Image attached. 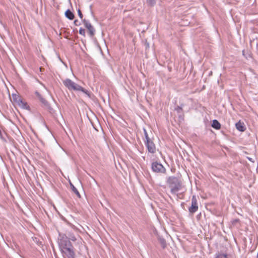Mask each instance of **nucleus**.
I'll return each instance as SVG.
<instances>
[{
  "mask_svg": "<svg viewBox=\"0 0 258 258\" xmlns=\"http://www.w3.org/2000/svg\"><path fill=\"white\" fill-rule=\"evenodd\" d=\"M64 85L70 91H80L85 93L89 98L91 97L90 92L86 89L83 88L79 85L76 84L70 79H66L62 81Z\"/></svg>",
  "mask_w": 258,
  "mask_h": 258,
  "instance_id": "f257e3e1",
  "label": "nucleus"
},
{
  "mask_svg": "<svg viewBox=\"0 0 258 258\" xmlns=\"http://www.w3.org/2000/svg\"><path fill=\"white\" fill-rule=\"evenodd\" d=\"M167 183L172 194H176L181 188V182L175 176H169L167 178Z\"/></svg>",
  "mask_w": 258,
  "mask_h": 258,
  "instance_id": "f03ea898",
  "label": "nucleus"
},
{
  "mask_svg": "<svg viewBox=\"0 0 258 258\" xmlns=\"http://www.w3.org/2000/svg\"><path fill=\"white\" fill-rule=\"evenodd\" d=\"M12 98L13 101L17 103L22 108L28 109L29 106L27 105V103L23 101L18 95L16 94H13Z\"/></svg>",
  "mask_w": 258,
  "mask_h": 258,
  "instance_id": "7ed1b4c3",
  "label": "nucleus"
},
{
  "mask_svg": "<svg viewBox=\"0 0 258 258\" xmlns=\"http://www.w3.org/2000/svg\"><path fill=\"white\" fill-rule=\"evenodd\" d=\"M58 243L61 250L69 247H70V246H72L71 242L67 235L62 236V238L59 240Z\"/></svg>",
  "mask_w": 258,
  "mask_h": 258,
  "instance_id": "20e7f679",
  "label": "nucleus"
},
{
  "mask_svg": "<svg viewBox=\"0 0 258 258\" xmlns=\"http://www.w3.org/2000/svg\"><path fill=\"white\" fill-rule=\"evenodd\" d=\"M198 200L196 196L194 195L191 199V206L188 208L189 212L191 214H194L198 210Z\"/></svg>",
  "mask_w": 258,
  "mask_h": 258,
  "instance_id": "39448f33",
  "label": "nucleus"
},
{
  "mask_svg": "<svg viewBox=\"0 0 258 258\" xmlns=\"http://www.w3.org/2000/svg\"><path fill=\"white\" fill-rule=\"evenodd\" d=\"M152 169L155 172L164 173L166 171L164 166L161 163L157 162L152 163Z\"/></svg>",
  "mask_w": 258,
  "mask_h": 258,
  "instance_id": "423d86ee",
  "label": "nucleus"
},
{
  "mask_svg": "<svg viewBox=\"0 0 258 258\" xmlns=\"http://www.w3.org/2000/svg\"><path fill=\"white\" fill-rule=\"evenodd\" d=\"M61 250L62 253H63L68 258H75V252L73 250V246H70V247H67L64 248Z\"/></svg>",
  "mask_w": 258,
  "mask_h": 258,
  "instance_id": "0eeeda50",
  "label": "nucleus"
},
{
  "mask_svg": "<svg viewBox=\"0 0 258 258\" xmlns=\"http://www.w3.org/2000/svg\"><path fill=\"white\" fill-rule=\"evenodd\" d=\"M145 144L149 152L152 154L156 152V147L153 141L150 140L148 141H145Z\"/></svg>",
  "mask_w": 258,
  "mask_h": 258,
  "instance_id": "6e6552de",
  "label": "nucleus"
},
{
  "mask_svg": "<svg viewBox=\"0 0 258 258\" xmlns=\"http://www.w3.org/2000/svg\"><path fill=\"white\" fill-rule=\"evenodd\" d=\"M83 23L85 27L88 29L89 34L91 36H94L95 34V30L92 25L86 19L82 20Z\"/></svg>",
  "mask_w": 258,
  "mask_h": 258,
  "instance_id": "1a4fd4ad",
  "label": "nucleus"
},
{
  "mask_svg": "<svg viewBox=\"0 0 258 258\" xmlns=\"http://www.w3.org/2000/svg\"><path fill=\"white\" fill-rule=\"evenodd\" d=\"M235 126L236 129L240 132H244L246 130L244 123L240 120L235 124Z\"/></svg>",
  "mask_w": 258,
  "mask_h": 258,
  "instance_id": "9d476101",
  "label": "nucleus"
},
{
  "mask_svg": "<svg viewBox=\"0 0 258 258\" xmlns=\"http://www.w3.org/2000/svg\"><path fill=\"white\" fill-rule=\"evenodd\" d=\"M65 16L67 18L71 20H73L74 18V14L70 10H67L66 11Z\"/></svg>",
  "mask_w": 258,
  "mask_h": 258,
  "instance_id": "9b49d317",
  "label": "nucleus"
},
{
  "mask_svg": "<svg viewBox=\"0 0 258 258\" xmlns=\"http://www.w3.org/2000/svg\"><path fill=\"white\" fill-rule=\"evenodd\" d=\"M212 126L216 130H219L221 128V124L219 121L216 119L213 120Z\"/></svg>",
  "mask_w": 258,
  "mask_h": 258,
  "instance_id": "f8f14e48",
  "label": "nucleus"
},
{
  "mask_svg": "<svg viewBox=\"0 0 258 258\" xmlns=\"http://www.w3.org/2000/svg\"><path fill=\"white\" fill-rule=\"evenodd\" d=\"M158 240L162 248H165L166 246V240L163 238L160 237L158 238Z\"/></svg>",
  "mask_w": 258,
  "mask_h": 258,
  "instance_id": "ddd939ff",
  "label": "nucleus"
},
{
  "mask_svg": "<svg viewBox=\"0 0 258 258\" xmlns=\"http://www.w3.org/2000/svg\"><path fill=\"white\" fill-rule=\"evenodd\" d=\"M71 186L72 189L74 191V192L76 194V195L77 196V197L78 198H80L81 197L80 194L79 192L78 191V190H77V189L75 187V186L73 184H72V183H71Z\"/></svg>",
  "mask_w": 258,
  "mask_h": 258,
  "instance_id": "4468645a",
  "label": "nucleus"
},
{
  "mask_svg": "<svg viewBox=\"0 0 258 258\" xmlns=\"http://www.w3.org/2000/svg\"><path fill=\"white\" fill-rule=\"evenodd\" d=\"M215 258H228L227 254L224 253H218Z\"/></svg>",
  "mask_w": 258,
  "mask_h": 258,
  "instance_id": "2eb2a0df",
  "label": "nucleus"
},
{
  "mask_svg": "<svg viewBox=\"0 0 258 258\" xmlns=\"http://www.w3.org/2000/svg\"><path fill=\"white\" fill-rule=\"evenodd\" d=\"M41 103L44 104L45 106H47L48 102L47 101L43 98L42 96L39 99Z\"/></svg>",
  "mask_w": 258,
  "mask_h": 258,
  "instance_id": "dca6fc26",
  "label": "nucleus"
},
{
  "mask_svg": "<svg viewBox=\"0 0 258 258\" xmlns=\"http://www.w3.org/2000/svg\"><path fill=\"white\" fill-rule=\"evenodd\" d=\"M144 135H145V139H146L145 141H148V140L149 141L151 139L149 137L147 132L145 128H144Z\"/></svg>",
  "mask_w": 258,
  "mask_h": 258,
  "instance_id": "f3484780",
  "label": "nucleus"
},
{
  "mask_svg": "<svg viewBox=\"0 0 258 258\" xmlns=\"http://www.w3.org/2000/svg\"><path fill=\"white\" fill-rule=\"evenodd\" d=\"M147 3L150 6H153L155 4L156 1L155 0H147Z\"/></svg>",
  "mask_w": 258,
  "mask_h": 258,
  "instance_id": "a211bd4d",
  "label": "nucleus"
},
{
  "mask_svg": "<svg viewBox=\"0 0 258 258\" xmlns=\"http://www.w3.org/2000/svg\"><path fill=\"white\" fill-rule=\"evenodd\" d=\"M68 237V239H69V240H71L72 241H75L76 240V238L75 235H74L73 234L69 235Z\"/></svg>",
  "mask_w": 258,
  "mask_h": 258,
  "instance_id": "6ab92c4d",
  "label": "nucleus"
},
{
  "mask_svg": "<svg viewBox=\"0 0 258 258\" xmlns=\"http://www.w3.org/2000/svg\"><path fill=\"white\" fill-rule=\"evenodd\" d=\"M175 110L178 113H180L182 111V106H177Z\"/></svg>",
  "mask_w": 258,
  "mask_h": 258,
  "instance_id": "aec40b11",
  "label": "nucleus"
},
{
  "mask_svg": "<svg viewBox=\"0 0 258 258\" xmlns=\"http://www.w3.org/2000/svg\"><path fill=\"white\" fill-rule=\"evenodd\" d=\"M80 34L85 36V31L84 29L81 28L79 30Z\"/></svg>",
  "mask_w": 258,
  "mask_h": 258,
  "instance_id": "412c9836",
  "label": "nucleus"
},
{
  "mask_svg": "<svg viewBox=\"0 0 258 258\" xmlns=\"http://www.w3.org/2000/svg\"><path fill=\"white\" fill-rule=\"evenodd\" d=\"M78 15L79 16V17L82 19H83V15L81 11V10L80 9H78Z\"/></svg>",
  "mask_w": 258,
  "mask_h": 258,
  "instance_id": "4be33fe9",
  "label": "nucleus"
},
{
  "mask_svg": "<svg viewBox=\"0 0 258 258\" xmlns=\"http://www.w3.org/2000/svg\"><path fill=\"white\" fill-rule=\"evenodd\" d=\"M35 94L38 99H39L42 96L41 94L37 91L35 92Z\"/></svg>",
  "mask_w": 258,
  "mask_h": 258,
  "instance_id": "5701e85b",
  "label": "nucleus"
},
{
  "mask_svg": "<svg viewBox=\"0 0 258 258\" xmlns=\"http://www.w3.org/2000/svg\"><path fill=\"white\" fill-rule=\"evenodd\" d=\"M0 138L2 139H3V135H2V131L1 130H0Z\"/></svg>",
  "mask_w": 258,
  "mask_h": 258,
  "instance_id": "b1692460",
  "label": "nucleus"
},
{
  "mask_svg": "<svg viewBox=\"0 0 258 258\" xmlns=\"http://www.w3.org/2000/svg\"><path fill=\"white\" fill-rule=\"evenodd\" d=\"M77 22H78V20H75V21H74V23H75V24L76 25H77V26L78 25V24H77Z\"/></svg>",
  "mask_w": 258,
  "mask_h": 258,
  "instance_id": "393cba45",
  "label": "nucleus"
},
{
  "mask_svg": "<svg viewBox=\"0 0 258 258\" xmlns=\"http://www.w3.org/2000/svg\"><path fill=\"white\" fill-rule=\"evenodd\" d=\"M239 220L238 219H235L234 221V223L235 222H238Z\"/></svg>",
  "mask_w": 258,
  "mask_h": 258,
  "instance_id": "a878e982",
  "label": "nucleus"
},
{
  "mask_svg": "<svg viewBox=\"0 0 258 258\" xmlns=\"http://www.w3.org/2000/svg\"><path fill=\"white\" fill-rule=\"evenodd\" d=\"M243 54L244 55V50L242 51Z\"/></svg>",
  "mask_w": 258,
  "mask_h": 258,
  "instance_id": "bb28decb",
  "label": "nucleus"
}]
</instances>
